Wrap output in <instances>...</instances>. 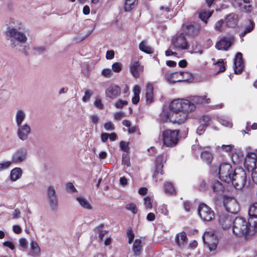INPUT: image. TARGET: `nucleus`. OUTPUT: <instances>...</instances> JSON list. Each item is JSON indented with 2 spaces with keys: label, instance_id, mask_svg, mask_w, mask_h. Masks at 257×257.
I'll return each mask as SVG.
<instances>
[{
  "label": "nucleus",
  "instance_id": "09e8293b",
  "mask_svg": "<svg viewBox=\"0 0 257 257\" xmlns=\"http://www.w3.org/2000/svg\"><path fill=\"white\" fill-rule=\"evenodd\" d=\"M233 148H234V146L233 145H222L221 149L223 151H224L225 152L230 153L232 151Z\"/></svg>",
  "mask_w": 257,
  "mask_h": 257
},
{
  "label": "nucleus",
  "instance_id": "6e6552de",
  "mask_svg": "<svg viewBox=\"0 0 257 257\" xmlns=\"http://www.w3.org/2000/svg\"><path fill=\"white\" fill-rule=\"evenodd\" d=\"M246 174L245 172L242 169H239L234 173L232 176L231 182L234 188L237 189H241L246 184Z\"/></svg>",
  "mask_w": 257,
  "mask_h": 257
},
{
  "label": "nucleus",
  "instance_id": "3c124183",
  "mask_svg": "<svg viewBox=\"0 0 257 257\" xmlns=\"http://www.w3.org/2000/svg\"><path fill=\"white\" fill-rule=\"evenodd\" d=\"M127 104V102L125 100H123L122 99H119L115 104V106L117 108H121L124 106L126 105Z\"/></svg>",
  "mask_w": 257,
  "mask_h": 257
},
{
  "label": "nucleus",
  "instance_id": "dca6fc26",
  "mask_svg": "<svg viewBox=\"0 0 257 257\" xmlns=\"http://www.w3.org/2000/svg\"><path fill=\"white\" fill-rule=\"evenodd\" d=\"M130 69L132 75L137 78L140 77V74L143 72L144 66L139 61H136L131 64Z\"/></svg>",
  "mask_w": 257,
  "mask_h": 257
},
{
  "label": "nucleus",
  "instance_id": "0eeeda50",
  "mask_svg": "<svg viewBox=\"0 0 257 257\" xmlns=\"http://www.w3.org/2000/svg\"><path fill=\"white\" fill-rule=\"evenodd\" d=\"M47 202L52 211H56L59 206L58 197L56 193V188L54 186L50 185L46 191Z\"/></svg>",
  "mask_w": 257,
  "mask_h": 257
},
{
  "label": "nucleus",
  "instance_id": "a18cd8bd",
  "mask_svg": "<svg viewBox=\"0 0 257 257\" xmlns=\"http://www.w3.org/2000/svg\"><path fill=\"white\" fill-rule=\"evenodd\" d=\"M122 67V64L118 62H115L112 65V70L115 73H119L121 70Z\"/></svg>",
  "mask_w": 257,
  "mask_h": 257
},
{
  "label": "nucleus",
  "instance_id": "4d7b16f0",
  "mask_svg": "<svg viewBox=\"0 0 257 257\" xmlns=\"http://www.w3.org/2000/svg\"><path fill=\"white\" fill-rule=\"evenodd\" d=\"M159 211L165 215L169 214V211L166 205H162L159 208Z\"/></svg>",
  "mask_w": 257,
  "mask_h": 257
},
{
  "label": "nucleus",
  "instance_id": "79ce46f5",
  "mask_svg": "<svg viewBox=\"0 0 257 257\" xmlns=\"http://www.w3.org/2000/svg\"><path fill=\"white\" fill-rule=\"evenodd\" d=\"M93 94V91L90 90H86L85 91L84 95L82 97V101L84 102H87L89 101L91 96Z\"/></svg>",
  "mask_w": 257,
  "mask_h": 257
},
{
  "label": "nucleus",
  "instance_id": "69168bd1",
  "mask_svg": "<svg viewBox=\"0 0 257 257\" xmlns=\"http://www.w3.org/2000/svg\"><path fill=\"white\" fill-rule=\"evenodd\" d=\"M122 164L126 165L127 167L130 166V162L128 157L126 155H123L122 159Z\"/></svg>",
  "mask_w": 257,
  "mask_h": 257
},
{
  "label": "nucleus",
  "instance_id": "b1692460",
  "mask_svg": "<svg viewBox=\"0 0 257 257\" xmlns=\"http://www.w3.org/2000/svg\"><path fill=\"white\" fill-rule=\"evenodd\" d=\"M235 5H238L241 10L249 12L252 10V7L249 5V0H235Z\"/></svg>",
  "mask_w": 257,
  "mask_h": 257
},
{
  "label": "nucleus",
  "instance_id": "0e129e2a",
  "mask_svg": "<svg viewBox=\"0 0 257 257\" xmlns=\"http://www.w3.org/2000/svg\"><path fill=\"white\" fill-rule=\"evenodd\" d=\"M251 177L253 182L257 184V168H254L252 169Z\"/></svg>",
  "mask_w": 257,
  "mask_h": 257
},
{
  "label": "nucleus",
  "instance_id": "bf43d9fd",
  "mask_svg": "<svg viewBox=\"0 0 257 257\" xmlns=\"http://www.w3.org/2000/svg\"><path fill=\"white\" fill-rule=\"evenodd\" d=\"M120 149L124 151L127 152L128 150V143L124 141H121L119 143Z\"/></svg>",
  "mask_w": 257,
  "mask_h": 257
},
{
  "label": "nucleus",
  "instance_id": "393cba45",
  "mask_svg": "<svg viewBox=\"0 0 257 257\" xmlns=\"http://www.w3.org/2000/svg\"><path fill=\"white\" fill-rule=\"evenodd\" d=\"M175 241L177 244L182 247L187 244V237L185 232H182L177 234L175 237Z\"/></svg>",
  "mask_w": 257,
  "mask_h": 257
},
{
  "label": "nucleus",
  "instance_id": "338daca9",
  "mask_svg": "<svg viewBox=\"0 0 257 257\" xmlns=\"http://www.w3.org/2000/svg\"><path fill=\"white\" fill-rule=\"evenodd\" d=\"M124 116V113L122 112H117L114 114V118L116 120H119Z\"/></svg>",
  "mask_w": 257,
  "mask_h": 257
},
{
  "label": "nucleus",
  "instance_id": "6ab92c4d",
  "mask_svg": "<svg viewBox=\"0 0 257 257\" xmlns=\"http://www.w3.org/2000/svg\"><path fill=\"white\" fill-rule=\"evenodd\" d=\"M201 158L207 164L210 165L213 160V155L210 152V148L208 147L200 148Z\"/></svg>",
  "mask_w": 257,
  "mask_h": 257
},
{
  "label": "nucleus",
  "instance_id": "5701e85b",
  "mask_svg": "<svg viewBox=\"0 0 257 257\" xmlns=\"http://www.w3.org/2000/svg\"><path fill=\"white\" fill-rule=\"evenodd\" d=\"M146 98L148 103H152L154 99V87L152 83H147L146 85Z\"/></svg>",
  "mask_w": 257,
  "mask_h": 257
},
{
  "label": "nucleus",
  "instance_id": "680f3d73",
  "mask_svg": "<svg viewBox=\"0 0 257 257\" xmlns=\"http://www.w3.org/2000/svg\"><path fill=\"white\" fill-rule=\"evenodd\" d=\"M66 187L67 190L69 192H74L76 191V190L74 186L71 182L68 183L66 184Z\"/></svg>",
  "mask_w": 257,
  "mask_h": 257
},
{
  "label": "nucleus",
  "instance_id": "1a4fd4ad",
  "mask_svg": "<svg viewBox=\"0 0 257 257\" xmlns=\"http://www.w3.org/2000/svg\"><path fill=\"white\" fill-rule=\"evenodd\" d=\"M203 240L210 251H213L216 248L218 240L214 231L205 232L203 236Z\"/></svg>",
  "mask_w": 257,
  "mask_h": 257
},
{
  "label": "nucleus",
  "instance_id": "7ed1b4c3",
  "mask_svg": "<svg viewBox=\"0 0 257 257\" xmlns=\"http://www.w3.org/2000/svg\"><path fill=\"white\" fill-rule=\"evenodd\" d=\"M250 229V223L242 217H236L232 226L233 232L237 236L246 234Z\"/></svg>",
  "mask_w": 257,
  "mask_h": 257
},
{
  "label": "nucleus",
  "instance_id": "aec40b11",
  "mask_svg": "<svg viewBox=\"0 0 257 257\" xmlns=\"http://www.w3.org/2000/svg\"><path fill=\"white\" fill-rule=\"evenodd\" d=\"M257 161V155L253 152H248L244 160V165L247 167L253 168L256 165Z\"/></svg>",
  "mask_w": 257,
  "mask_h": 257
},
{
  "label": "nucleus",
  "instance_id": "4468645a",
  "mask_svg": "<svg viewBox=\"0 0 257 257\" xmlns=\"http://www.w3.org/2000/svg\"><path fill=\"white\" fill-rule=\"evenodd\" d=\"M233 41L234 39L233 37H225L216 43L215 47L219 50L226 51L231 46Z\"/></svg>",
  "mask_w": 257,
  "mask_h": 257
},
{
  "label": "nucleus",
  "instance_id": "39448f33",
  "mask_svg": "<svg viewBox=\"0 0 257 257\" xmlns=\"http://www.w3.org/2000/svg\"><path fill=\"white\" fill-rule=\"evenodd\" d=\"M236 171L234 170L231 165L228 163H222L219 167L218 174L220 179L226 183L231 182L232 176Z\"/></svg>",
  "mask_w": 257,
  "mask_h": 257
},
{
  "label": "nucleus",
  "instance_id": "e2e57ef3",
  "mask_svg": "<svg viewBox=\"0 0 257 257\" xmlns=\"http://www.w3.org/2000/svg\"><path fill=\"white\" fill-rule=\"evenodd\" d=\"M19 244L23 248H26L28 245V241L25 238H21L19 239Z\"/></svg>",
  "mask_w": 257,
  "mask_h": 257
},
{
  "label": "nucleus",
  "instance_id": "f704fd0d",
  "mask_svg": "<svg viewBox=\"0 0 257 257\" xmlns=\"http://www.w3.org/2000/svg\"><path fill=\"white\" fill-rule=\"evenodd\" d=\"M219 221L223 229L229 227L231 224V220L228 217L222 216L219 217Z\"/></svg>",
  "mask_w": 257,
  "mask_h": 257
},
{
  "label": "nucleus",
  "instance_id": "603ef678",
  "mask_svg": "<svg viewBox=\"0 0 257 257\" xmlns=\"http://www.w3.org/2000/svg\"><path fill=\"white\" fill-rule=\"evenodd\" d=\"M127 236L128 238V242L131 244L134 238V234L132 228H130L127 230Z\"/></svg>",
  "mask_w": 257,
  "mask_h": 257
},
{
  "label": "nucleus",
  "instance_id": "72a5a7b5",
  "mask_svg": "<svg viewBox=\"0 0 257 257\" xmlns=\"http://www.w3.org/2000/svg\"><path fill=\"white\" fill-rule=\"evenodd\" d=\"M138 4V0H125L124 10L129 12L133 9Z\"/></svg>",
  "mask_w": 257,
  "mask_h": 257
},
{
  "label": "nucleus",
  "instance_id": "a878e982",
  "mask_svg": "<svg viewBox=\"0 0 257 257\" xmlns=\"http://www.w3.org/2000/svg\"><path fill=\"white\" fill-rule=\"evenodd\" d=\"M26 117V113L23 109H18L16 112L15 120L17 125L23 124Z\"/></svg>",
  "mask_w": 257,
  "mask_h": 257
},
{
  "label": "nucleus",
  "instance_id": "412c9836",
  "mask_svg": "<svg viewBox=\"0 0 257 257\" xmlns=\"http://www.w3.org/2000/svg\"><path fill=\"white\" fill-rule=\"evenodd\" d=\"M238 20V15L234 13H231L226 16L225 21L227 27L234 28L237 25Z\"/></svg>",
  "mask_w": 257,
  "mask_h": 257
},
{
  "label": "nucleus",
  "instance_id": "cd10ccee",
  "mask_svg": "<svg viewBox=\"0 0 257 257\" xmlns=\"http://www.w3.org/2000/svg\"><path fill=\"white\" fill-rule=\"evenodd\" d=\"M180 75L177 72L168 71L165 73V79L169 83H174L177 82V77Z\"/></svg>",
  "mask_w": 257,
  "mask_h": 257
},
{
  "label": "nucleus",
  "instance_id": "e433bc0d",
  "mask_svg": "<svg viewBox=\"0 0 257 257\" xmlns=\"http://www.w3.org/2000/svg\"><path fill=\"white\" fill-rule=\"evenodd\" d=\"M248 215L250 218H257V203L250 205L248 209Z\"/></svg>",
  "mask_w": 257,
  "mask_h": 257
},
{
  "label": "nucleus",
  "instance_id": "2f4dec72",
  "mask_svg": "<svg viewBox=\"0 0 257 257\" xmlns=\"http://www.w3.org/2000/svg\"><path fill=\"white\" fill-rule=\"evenodd\" d=\"M76 200L79 202L80 205L83 208L88 210H91L92 209V205L86 198L83 197H78Z\"/></svg>",
  "mask_w": 257,
  "mask_h": 257
},
{
  "label": "nucleus",
  "instance_id": "13d9d810",
  "mask_svg": "<svg viewBox=\"0 0 257 257\" xmlns=\"http://www.w3.org/2000/svg\"><path fill=\"white\" fill-rule=\"evenodd\" d=\"M104 128L107 131H113L114 130L115 127L111 121L106 122L104 124Z\"/></svg>",
  "mask_w": 257,
  "mask_h": 257
},
{
  "label": "nucleus",
  "instance_id": "20e7f679",
  "mask_svg": "<svg viewBox=\"0 0 257 257\" xmlns=\"http://www.w3.org/2000/svg\"><path fill=\"white\" fill-rule=\"evenodd\" d=\"M178 130H166L163 132L162 138L163 146L167 147H173L178 142Z\"/></svg>",
  "mask_w": 257,
  "mask_h": 257
},
{
  "label": "nucleus",
  "instance_id": "c9c22d12",
  "mask_svg": "<svg viewBox=\"0 0 257 257\" xmlns=\"http://www.w3.org/2000/svg\"><path fill=\"white\" fill-rule=\"evenodd\" d=\"M133 92L134 96L132 98L133 103L136 104L140 100V94L141 92V89L139 86L136 85L133 89Z\"/></svg>",
  "mask_w": 257,
  "mask_h": 257
},
{
  "label": "nucleus",
  "instance_id": "9b49d317",
  "mask_svg": "<svg viewBox=\"0 0 257 257\" xmlns=\"http://www.w3.org/2000/svg\"><path fill=\"white\" fill-rule=\"evenodd\" d=\"M223 204L226 210L228 212L236 214L239 211V205L234 198L226 197L224 198Z\"/></svg>",
  "mask_w": 257,
  "mask_h": 257
},
{
  "label": "nucleus",
  "instance_id": "774afa93",
  "mask_svg": "<svg viewBox=\"0 0 257 257\" xmlns=\"http://www.w3.org/2000/svg\"><path fill=\"white\" fill-rule=\"evenodd\" d=\"M13 231L17 234H19L22 231V228L19 225H14L13 226Z\"/></svg>",
  "mask_w": 257,
  "mask_h": 257
},
{
  "label": "nucleus",
  "instance_id": "c85d7f7f",
  "mask_svg": "<svg viewBox=\"0 0 257 257\" xmlns=\"http://www.w3.org/2000/svg\"><path fill=\"white\" fill-rule=\"evenodd\" d=\"M22 175V170L20 168H15L12 170L10 173V179L12 181H16L19 179Z\"/></svg>",
  "mask_w": 257,
  "mask_h": 257
},
{
  "label": "nucleus",
  "instance_id": "49530a36",
  "mask_svg": "<svg viewBox=\"0 0 257 257\" xmlns=\"http://www.w3.org/2000/svg\"><path fill=\"white\" fill-rule=\"evenodd\" d=\"M183 81L193 80V77L192 74L189 72L182 71Z\"/></svg>",
  "mask_w": 257,
  "mask_h": 257
},
{
  "label": "nucleus",
  "instance_id": "f257e3e1",
  "mask_svg": "<svg viewBox=\"0 0 257 257\" xmlns=\"http://www.w3.org/2000/svg\"><path fill=\"white\" fill-rule=\"evenodd\" d=\"M190 100L185 99H177L172 101L169 106V110H163L160 115L162 122H171L173 123L182 124L188 118L190 112L196 109L195 104H203V96H194Z\"/></svg>",
  "mask_w": 257,
  "mask_h": 257
},
{
  "label": "nucleus",
  "instance_id": "423d86ee",
  "mask_svg": "<svg viewBox=\"0 0 257 257\" xmlns=\"http://www.w3.org/2000/svg\"><path fill=\"white\" fill-rule=\"evenodd\" d=\"M171 45L175 49L179 50H187L189 44L187 41L184 33H179L173 36L171 41Z\"/></svg>",
  "mask_w": 257,
  "mask_h": 257
},
{
  "label": "nucleus",
  "instance_id": "8fccbe9b",
  "mask_svg": "<svg viewBox=\"0 0 257 257\" xmlns=\"http://www.w3.org/2000/svg\"><path fill=\"white\" fill-rule=\"evenodd\" d=\"M144 205L145 207L149 209L152 208V203L151 201V199L149 197H146L144 199Z\"/></svg>",
  "mask_w": 257,
  "mask_h": 257
},
{
  "label": "nucleus",
  "instance_id": "a211bd4d",
  "mask_svg": "<svg viewBox=\"0 0 257 257\" xmlns=\"http://www.w3.org/2000/svg\"><path fill=\"white\" fill-rule=\"evenodd\" d=\"M166 156L165 155H161L157 157L156 162V170L153 175V178L156 179L159 173L163 174L162 168L163 164L166 162Z\"/></svg>",
  "mask_w": 257,
  "mask_h": 257
},
{
  "label": "nucleus",
  "instance_id": "052dcab7",
  "mask_svg": "<svg viewBox=\"0 0 257 257\" xmlns=\"http://www.w3.org/2000/svg\"><path fill=\"white\" fill-rule=\"evenodd\" d=\"M94 104L96 107L99 109H102L103 108V105L101 102V100L98 97L96 98Z\"/></svg>",
  "mask_w": 257,
  "mask_h": 257
},
{
  "label": "nucleus",
  "instance_id": "c03bdc74",
  "mask_svg": "<svg viewBox=\"0 0 257 257\" xmlns=\"http://www.w3.org/2000/svg\"><path fill=\"white\" fill-rule=\"evenodd\" d=\"M125 208L132 212L134 214L137 213L138 209L136 205L134 203H130L126 205Z\"/></svg>",
  "mask_w": 257,
  "mask_h": 257
},
{
  "label": "nucleus",
  "instance_id": "7c9ffc66",
  "mask_svg": "<svg viewBox=\"0 0 257 257\" xmlns=\"http://www.w3.org/2000/svg\"><path fill=\"white\" fill-rule=\"evenodd\" d=\"M142 241L140 239H137L135 240L133 245V254L134 256H139L142 251Z\"/></svg>",
  "mask_w": 257,
  "mask_h": 257
},
{
  "label": "nucleus",
  "instance_id": "5fc2aeb1",
  "mask_svg": "<svg viewBox=\"0 0 257 257\" xmlns=\"http://www.w3.org/2000/svg\"><path fill=\"white\" fill-rule=\"evenodd\" d=\"M112 71L110 69L105 68L102 70L101 74L105 77H110L112 75Z\"/></svg>",
  "mask_w": 257,
  "mask_h": 257
},
{
  "label": "nucleus",
  "instance_id": "ea45409f",
  "mask_svg": "<svg viewBox=\"0 0 257 257\" xmlns=\"http://www.w3.org/2000/svg\"><path fill=\"white\" fill-rule=\"evenodd\" d=\"M254 27V23L251 21H249V24L245 28L244 31L241 33L240 37L241 38L244 37L246 34L250 33L253 30Z\"/></svg>",
  "mask_w": 257,
  "mask_h": 257
},
{
  "label": "nucleus",
  "instance_id": "bb28decb",
  "mask_svg": "<svg viewBox=\"0 0 257 257\" xmlns=\"http://www.w3.org/2000/svg\"><path fill=\"white\" fill-rule=\"evenodd\" d=\"M185 28L186 34L190 36L196 35L200 31V27L197 25H189Z\"/></svg>",
  "mask_w": 257,
  "mask_h": 257
},
{
  "label": "nucleus",
  "instance_id": "ddd939ff",
  "mask_svg": "<svg viewBox=\"0 0 257 257\" xmlns=\"http://www.w3.org/2000/svg\"><path fill=\"white\" fill-rule=\"evenodd\" d=\"M28 151L24 148L17 150L13 155L12 162L15 164H20L25 161L27 157Z\"/></svg>",
  "mask_w": 257,
  "mask_h": 257
},
{
  "label": "nucleus",
  "instance_id": "f03ea898",
  "mask_svg": "<svg viewBox=\"0 0 257 257\" xmlns=\"http://www.w3.org/2000/svg\"><path fill=\"white\" fill-rule=\"evenodd\" d=\"M24 29V24L20 20L11 18L9 26L5 32L6 39L10 41L11 47L15 50L20 51L27 40V37L21 30Z\"/></svg>",
  "mask_w": 257,
  "mask_h": 257
},
{
  "label": "nucleus",
  "instance_id": "37998d69",
  "mask_svg": "<svg viewBox=\"0 0 257 257\" xmlns=\"http://www.w3.org/2000/svg\"><path fill=\"white\" fill-rule=\"evenodd\" d=\"M215 66L218 68V72H222L225 71V66L224 62L222 59H219L218 61L215 63Z\"/></svg>",
  "mask_w": 257,
  "mask_h": 257
},
{
  "label": "nucleus",
  "instance_id": "9d476101",
  "mask_svg": "<svg viewBox=\"0 0 257 257\" xmlns=\"http://www.w3.org/2000/svg\"><path fill=\"white\" fill-rule=\"evenodd\" d=\"M198 215L204 221H211L214 217V213L207 205L200 204L198 208Z\"/></svg>",
  "mask_w": 257,
  "mask_h": 257
},
{
  "label": "nucleus",
  "instance_id": "a19ab883",
  "mask_svg": "<svg viewBox=\"0 0 257 257\" xmlns=\"http://www.w3.org/2000/svg\"><path fill=\"white\" fill-rule=\"evenodd\" d=\"M219 121L223 125L227 127H231L232 126L231 121L227 118L224 117H220L219 119Z\"/></svg>",
  "mask_w": 257,
  "mask_h": 257
},
{
  "label": "nucleus",
  "instance_id": "f8f14e48",
  "mask_svg": "<svg viewBox=\"0 0 257 257\" xmlns=\"http://www.w3.org/2000/svg\"><path fill=\"white\" fill-rule=\"evenodd\" d=\"M17 126H18L17 135L18 138L22 141L27 140L31 133L30 125L27 123H25Z\"/></svg>",
  "mask_w": 257,
  "mask_h": 257
},
{
  "label": "nucleus",
  "instance_id": "4be33fe9",
  "mask_svg": "<svg viewBox=\"0 0 257 257\" xmlns=\"http://www.w3.org/2000/svg\"><path fill=\"white\" fill-rule=\"evenodd\" d=\"M30 245L31 252L28 253V255L32 256H40L41 254V248L37 242L34 239H32Z\"/></svg>",
  "mask_w": 257,
  "mask_h": 257
},
{
  "label": "nucleus",
  "instance_id": "de8ad7c7",
  "mask_svg": "<svg viewBox=\"0 0 257 257\" xmlns=\"http://www.w3.org/2000/svg\"><path fill=\"white\" fill-rule=\"evenodd\" d=\"M223 21L220 20L217 21L214 25V29L216 31L221 32L222 31Z\"/></svg>",
  "mask_w": 257,
  "mask_h": 257
},
{
  "label": "nucleus",
  "instance_id": "4c0bfd02",
  "mask_svg": "<svg viewBox=\"0 0 257 257\" xmlns=\"http://www.w3.org/2000/svg\"><path fill=\"white\" fill-rule=\"evenodd\" d=\"M213 12V11L208 12L205 11H201L199 13V18L202 21L206 23L207 20L211 17Z\"/></svg>",
  "mask_w": 257,
  "mask_h": 257
},
{
  "label": "nucleus",
  "instance_id": "58836bf2",
  "mask_svg": "<svg viewBox=\"0 0 257 257\" xmlns=\"http://www.w3.org/2000/svg\"><path fill=\"white\" fill-rule=\"evenodd\" d=\"M164 191L166 193L169 194H174L176 193V191L173 185L171 182H167L165 184Z\"/></svg>",
  "mask_w": 257,
  "mask_h": 257
},
{
  "label": "nucleus",
  "instance_id": "864d4df0",
  "mask_svg": "<svg viewBox=\"0 0 257 257\" xmlns=\"http://www.w3.org/2000/svg\"><path fill=\"white\" fill-rule=\"evenodd\" d=\"M12 163V161H7L2 163H0V171L9 168L11 165Z\"/></svg>",
  "mask_w": 257,
  "mask_h": 257
},
{
  "label": "nucleus",
  "instance_id": "473e14b6",
  "mask_svg": "<svg viewBox=\"0 0 257 257\" xmlns=\"http://www.w3.org/2000/svg\"><path fill=\"white\" fill-rule=\"evenodd\" d=\"M139 49L141 51L147 54H152L154 52L153 48L149 46L145 41H143L140 43Z\"/></svg>",
  "mask_w": 257,
  "mask_h": 257
},
{
  "label": "nucleus",
  "instance_id": "f3484780",
  "mask_svg": "<svg viewBox=\"0 0 257 257\" xmlns=\"http://www.w3.org/2000/svg\"><path fill=\"white\" fill-rule=\"evenodd\" d=\"M243 68L242 55L240 52H238L234 58V70L235 73L236 74H240Z\"/></svg>",
  "mask_w": 257,
  "mask_h": 257
},
{
  "label": "nucleus",
  "instance_id": "c756f323",
  "mask_svg": "<svg viewBox=\"0 0 257 257\" xmlns=\"http://www.w3.org/2000/svg\"><path fill=\"white\" fill-rule=\"evenodd\" d=\"M212 189L215 193L219 194L223 193L224 187L219 181L214 180L212 182Z\"/></svg>",
  "mask_w": 257,
  "mask_h": 257
},
{
  "label": "nucleus",
  "instance_id": "2eb2a0df",
  "mask_svg": "<svg viewBox=\"0 0 257 257\" xmlns=\"http://www.w3.org/2000/svg\"><path fill=\"white\" fill-rule=\"evenodd\" d=\"M120 87L115 84H111L105 90V95L111 99H115L120 95Z\"/></svg>",
  "mask_w": 257,
  "mask_h": 257
},
{
  "label": "nucleus",
  "instance_id": "6e6d98bb",
  "mask_svg": "<svg viewBox=\"0 0 257 257\" xmlns=\"http://www.w3.org/2000/svg\"><path fill=\"white\" fill-rule=\"evenodd\" d=\"M211 120V117L209 115L203 116L201 119V122L205 125H208Z\"/></svg>",
  "mask_w": 257,
  "mask_h": 257
}]
</instances>
